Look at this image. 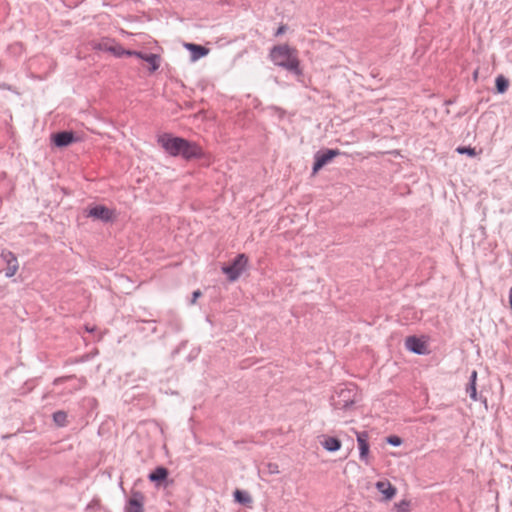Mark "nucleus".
Here are the masks:
<instances>
[{
    "instance_id": "nucleus-3",
    "label": "nucleus",
    "mask_w": 512,
    "mask_h": 512,
    "mask_svg": "<svg viewBox=\"0 0 512 512\" xmlns=\"http://www.w3.org/2000/svg\"><path fill=\"white\" fill-rule=\"evenodd\" d=\"M248 265V257L241 253L238 254L231 264L223 266L222 272L227 276L230 282L236 281L246 270Z\"/></svg>"
},
{
    "instance_id": "nucleus-11",
    "label": "nucleus",
    "mask_w": 512,
    "mask_h": 512,
    "mask_svg": "<svg viewBox=\"0 0 512 512\" xmlns=\"http://www.w3.org/2000/svg\"><path fill=\"white\" fill-rule=\"evenodd\" d=\"M88 216L109 222L113 219V212L105 206L98 205L89 210Z\"/></svg>"
},
{
    "instance_id": "nucleus-25",
    "label": "nucleus",
    "mask_w": 512,
    "mask_h": 512,
    "mask_svg": "<svg viewBox=\"0 0 512 512\" xmlns=\"http://www.w3.org/2000/svg\"><path fill=\"white\" fill-rule=\"evenodd\" d=\"M396 506H397V509L399 512H407L409 503L407 501L403 500L400 503H398Z\"/></svg>"
},
{
    "instance_id": "nucleus-4",
    "label": "nucleus",
    "mask_w": 512,
    "mask_h": 512,
    "mask_svg": "<svg viewBox=\"0 0 512 512\" xmlns=\"http://www.w3.org/2000/svg\"><path fill=\"white\" fill-rule=\"evenodd\" d=\"M184 140L185 139L181 137H172L169 134H163L159 136L158 143L170 156L177 157L180 155Z\"/></svg>"
},
{
    "instance_id": "nucleus-15",
    "label": "nucleus",
    "mask_w": 512,
    "mask_h": 512,
    "mask_svg": "<svg viewBox=\"0 0 512 512\" xmlns=\"http://www.w3.org/2000/svg\"><path fill=\"white\" fill-rule=\"evenodd\" d=\"M322 447L328 452H336L341 448V441L338 438L331 436H323L320 442Z\"/></svg>"
},
{
    "instance_id": "nucleus-6",
    "label": "nucleus",
    "mask_w": 512,
    "mask_h": 512,
    "mask_svg": "<svg viewBox=\"0 0 512 512\" xmlns=\"http://www.w3.org/2000/svg\"><path fill=\"white\" fill-rule=\"evenodd\" d=\"M204 155L202 148L195 142L184 140L181 147L180 155L183 159L189 161L201 158Z\"/></svg>"
},
{
    "instance_id": "nucleus-29",
    "label": "nucleus",
    "mask_w": 512,
    "mask_h": 512,
    "mask_svg": "<svg viewBox=\"0 0 512 512\" xmlns=\"http://www.w3.org/2000/svg\"><path fill=\"white\" fill-rule=\"evenodd\" d=\"M200 296H201V292L199 290L194 291L191 303L194 304L196 302L197 298H199Z\"/></svg>"
},
{
    "instance_id": "nucleus-14",
    "label": "nucleus",
    "mask_w": 512,
    "mask_h": 512,
    "mask_svg": "<svg viewBox=\"0 0 512 512\" xmlns=\"http://www.w3.org/2000/svg\"><path fill=\"white\" fill-rule=\"evenodd\" d=\"M185 48L191 52L192 61H196L209 53V49L194 43L185 44Z\"/></svg>"
},
{
    "instance_id": "nucleus-8",
    "label": "nucleus",
    "mask_w": 512,
    "mask_h": 512,
    "mask_svg": "<svg viewBox=\"0 0 512 512\" xmlns=\"http://www.w3.org/2000/svg\"><path fill=\"white\" fill-rule=\"evenodd\" d=\"M1 258L7 264V268L5 269V276L7 278L13 277L19 268L15 254L11 251L3 250L1 252Z\"/></svg>"
},
{
    "instance_id": "nucleus-18",
    "label": "nucleus",
    "mask_w": 512,
    "mask_h": 512,
    "mask_svg": "<svg viewBox=\"0 0 512 512\" xmlns=\"http://www.w3.org/2000/svg\"><path fill=\"white\" fill-rule=\"evenodd\" d=\"M234 498H235V501H237L238 503L243 504V505H249L252 503V498H251L250 494L243 490L237 489L234 492Z\"/></svg>"
},
{
    "instance_id": "nucleus-28",
    "label": "nucleus",
    "mask_w": 512,
    "mask_h": 512,
    "mask_svg": "<svg viewBox=\"0 0 512 512\" xmlns=\"http://www.w3.org/2000/svg\"><path fill=\"white\" fill-rule=\"evenodd\" d=\"M131 53H132V56H136L142 60H144L145 55H146L145 53H142L140 51H131Z\"/></svg>"
},
{
    "instance_id": "nucleus-22",
    "label": "nucleus",
    "mask_w": 512,
    "mask_h": 512,
    "mask_svg": "<svg viewBox=\"0 0 512 512\" xmlns=\"http://www.w3.org/2000/svg\"><path fill=\"white\" fill-rule=\"evenodd\" d=\"M456 152L458 154H467L468 156L470 157H475L477 155V152L475 150V148H472V147H465V146H460L456 149Z\"/></svg>"
},
{
    "instance_id": "nucleus-26",
    "label": "nucleus",
    "mask_w": 512,
    "mask_h": 512,
    "mask_svg": "<svg viewBox=\"0 0 512 512\" xmlns=\"http://www.w3.org/2000/svg\"><path fill=\"white\" fill-rule=\"evenodd\" d=\"M286 29H287V27H286L285 25H280V26L278 27V29L276 30V32H275V34H274V35H275L276 37H278V36H280V35L284 34V33H285V31H286Z\"/></svg>"
},
{
    "instance_id": "nucleus-12",
    "label": "nucleus",
    "mask_w": 512,
    "mask_h": 512,
    "mask_svg": "<svg viewBox=\"0 0 512 512\" xmlns=\"http://www.w3.org/2000/svg\"><path fill=\"white\" fill-rule=\"evenodd\" d=\"M375 487L386 501L391 500L396 495V488L388 480L378 481Z\"/></svg>"
},
{
    "instance_id": "nucleus-30",
    "label": "nucleus",
    "mask_w": 512,
    "mask_h": 512,
    "mask_svg": "<svg viewBox=\"0 0 512 512\" xmlns=\"http://www.w3.org/2000/svg\"><path fill=\"white\" fill-rule=\"evenodd\" d=\"M86 331H88V332H93V331H94V328H89L88 326H86Z\"/></svg>"
},
{
    "instance_id": "nucleus-10",
    "label": "nucleus",
    "mask_w": 512,
    "mask_h": 512,
    "mask_svg": "<svg viewBox=\"0 0 512 512\" xmlns=\"http://www.w3.org/2000/svg\"><path fill=\"white\" fill-rule=\"evenodd\" d=\"M405 346L409 351L418 355H424L427 353L425 343L416 336L407 337L405 341Z\"/></svg>"
},
{
    "instance_id": "nucleus-23",
    "label": "nucleus",
    "mask_w": 512,
    "mask_h": 512,
    "mask_svg": "<svg viewBox=\"0 0 512 512\" xmlns=\"http://www.w3.org/2000/svg\"><path fill=\"white\" fill-rule=\"evenodd\" d=\"M466 392L469 394L470 398L473 401H477V391H476L475 383H468V385L466 387Z\"/></svg>"
},
{
    "instance_id": "nucleus-13",
    "label": "nucleus",
    "mask_w": 512,
    "mask_h": 512,
    "mask_svg": "<svg viewBox=\"0 0 512 512\" xmlns=\"http://www.w3.org/2000/svg\"><path fill=\"white\" fill-rule=\"evenodd\" d=\"M54 144L57 147H66L75 141L74 133L70 131H62L53 136Z\"/></svg>"
},
{
    "instance_id": "nucleus-17",
    "label": "nucleus",
    "mask_w": 512,
    "mask_h": 512,
    "mask_svg": "<svg viewBox=\"0 0 512 512\" xmlns=\"http://www.w3.org/2000/svg\"><path fill=\"white\" fill-rule=\"evenodd\" d=\"M168 476V470L165 467H157L153 472L149 474V480L152 482H159L165 480Z\"/></svg>"
},
{
    "instance_id": "nucleus-20",
    "label": "nucleus",
    "mask_w": 512,
    "mask_h": 512,
    "mask_svg": "<svg viewBox=\"0 0 512 512\" xmlns=\"http://www.w3.org/2000/svg\"><path fill=\"white\" fill-rule=\"evenodd\" d=\"M53 421L57 426L65 427L67 425V413L63 410L54 412Z\"/></svg>"
},
{
    "instance_id": "nucleus-7",
    "label": "nucleus",
    "mask_w": 512,
    "mask_h": 512,
    "mask_svg": "<svg viewBox=\"0 0 512 512\" xmlns=\"http://www.w3.org/2000/svg\"><path fill=\"white\" fill-rule=\"evenodd\" d=\"M145 497L140 491H132L126 501L124 512H144Z\"/></svg>"
},
{
    "instance_id": "nucleus-1",
    "label": "nucleus",
    "mask_w": 512,
    "mask_h": 512,
    "mask_svg": "<svg viewBox=\"0 0 512 512\" xmlns=\"http://www.w3.org/2000/svg\"><path fill=\"white\" fill-rule=\"evenodd\" d=\"M269 57L274 65L298 76L302 74L298 52L295 48L287 44L276 45L270 50Z\"/></svg>"
},
{
    "instance_id": "nucleus-19",
    "label": "nucleus",
    "mask_w": 512,
    "mask_h": 512,
    "mask_svg": "<svg viewBox=\"0 0 512 512\" xmlns=\"http://www.w3.org/2000/svg\"><path fill=\"white\" fill-rule=\"evenodd\" d=\"M144 61L150 64V71L154 72L159 68L160 57L157 54L150 53L145 55Z\"/></svg>"
},
{
    "instance_id": "nucleus-9",
    "label": "nucleus",
    "mask_w": 512,
    "mask_h": 512,
    "mask_svg": "<svg viewBox=\"0 0 512 512\" xmlns=\"http://www.w3.org/2000/svg\"><path fill=\"white\" fill-rule=\"evenodd\" d=\"M357 443L359 447V457L361 461H364L366 464H369V444L368 439L369 435L366 431L356 432Z\"/></svg>"
},
{
    "instance_id": "nucleus-2",
    "label": "nucleus",
    "mask_w": 512,
    "mask_h": 512,
    "mask_svg": "<svg viewBox=\"0 0 512 512\" xmlns=\"http://www.w3.org/2000/svg\"><path fill=\"white\" fill-rule=\"evenodd\" d=\"M358 399L357 387L350 383L346 384L335 392L331 397V405L335 409L346 410L355 404Z\"/></svg>"
},
{
    "instance_id": "nucleus-24",
    "label": "nucleus",
    "mask_w": 512,
    "mask_h": 512,
    "mask_svg": "<svg viewBox=\"0 0 512 512\" xmlns=\"http://www.w3.org/2000/svg\"><path fill=\"white\" fill-rule=\"evenodd\" d=\"M387 443L394 447H398L402 444V439L398 436H389L387 438Z\"/></svg>"
},
{
    "instance_id": "nucleus-27",
    "label": "nucleus",
    "mask_w": 512,
    "mask_h": 512,
    "mask_svg": "<svg viewBox=\"0 0 512 512\" xmlns=\"http://www.w3.org/2000/svg\"><path fill=\"white\" fill-rule=\"evenodd\" d=\"M477 380V371L473 370L470 377H469V383H475Z\"/></svg>"
},
{
    "instance_id": "nucleus-21",
    "label": "nucleus",
    "mask_w": 512,
    "mask_h": 512,
    "mask_svg": "<svg viewBox=\"0 0 512 512\" xmlns=\"http://www.w3.org/2000/svg\"><path fill=\"white\" fill-rule=\"evenodd\" d=\"M495 83H496V89H497L498 93L502 94V93L506 92V90L508 89L509 82L503 75H499L496 78Z\"/></svg>"
},
{
    "instance_id": "nucleus-16",
    "label": "nucleus",
    "mask_w": 512,
    "mask_h": 512,
    "mask_svg": "<svg viewBox=\"0 0 512 512\" xmlns=\"http://www.w3.org/2000/svg\"><path fill=\"white\" fill-rule=\"evenodd\" d=\"M99 48L112 53L116 57H122L124 55L132 56L131 50H126L120 44H117V43H115L114 45H110V46L100 44Z\"/></svg>"
},
{
    "instance_id": "nucleus-5",
    "label": "nucleus",
    "mask_w": 512,
    "mask_h": 512,
    "mask_svg": "<svg viewBox=\"0 0 512 512\" xmlns=\"http://www.w3.org/2000/svg\"><path fill=\"white\" fill-rule=\"evenodd\" d=\"M340 154L341 152L338 149L318 151L314 156L315 161L313 165V173L319 171L324 165Z\"/></svg>"
}]
</instances>
